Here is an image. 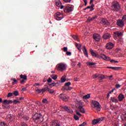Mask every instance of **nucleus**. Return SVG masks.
Here are the masks:
<instances>
[{
  "label": "nucleus",
  "instance_id": "obj_20",
  "mask_svg": "<svg viewBox=\"0 0 126 126\" xmlns=\"http://www.w3.org/2000/svg\"><path fill=\"white\" fill-rule=\"evenodd\" d=\"M97 17H98V16L97 15H95L94 17H93L92 18L89 17V19L87 20V22H91V21H93V20H94V19H95Z\"/></svg>",
  "mask_w": 126,
  "mask_h": 126
},
{
  "label": "nucleus",
  "instance_id": "obj_48",
  "mask_svg": "<svg viewBox=\"0 0 126 126\" xmlns=\"http://www.w3.org/2000/svg\"><path fill=\"white\" fill-rule=\"evenodd\" d=\"M57 83H55V82H52L51 84H49L50 86H55V85H56Z\"/></svg>",
  "mask_w": 126,
  "mask_h": 126
},
{
  "label": "nucleus",
  "instance_id": "obj_57",
  "mask_svg": "<svg viewBox=\"0 0 126 126\" xmlns=\"http://www.w3.org/2000/svg\"><path fill=\"white\" fill-rule=\"evenodd\" d=\"M48 92H49V93H51V94L54 93V91H53V90H51L50 89H49Z\"/></svg>",
  "mask_w": 126,
  "mask_h": 126
},
{
  "label": "nucleus",
  "instance_id": "obj_6",
  "mask_svg": "<svg viewBox=\"0 0 126 126\" xmlns=\"http://www.w3.org/2000/svg\"><path fill=\"white\" fill-rule=\"evenodd\" d=\"M59 97L60 99H61V100H63V101H64L65 102H66V101L68 100V96L65 94H61L59 95Z\"/></svg>",
  "mask_w": 126,
  "mask_h": 126
},
{
  "label": "nucleus",
  "instance_id": "obj_23",
  "mask_svg": "<svg viewBox=\"0 0 126 126\" xmlns=\"http://www.w3.org/2000/svg\"><path fill=\"white\" fill-rule=\"evenodd\" d=\"M111 101H112V102L113 103H118V102H119V100H118V99L116 98V97H111Z\"/></svg>",
  "mask_w": 126,
  "mask_h": 126
},
{
  "label": "nucleus",
  "instance_id": "obj_1",
  "mask_svg": "<svg viewBox=\"0 0 126 126\" xmlns=\"http://www.w3.org/2000/svg\"><path fill=\"white\" fill-rule=\"evenodd\" d=\"M32 120L36 124H41L43 122V117L41 113H35L32 117Z\"/></svg>",
  "mask_w": 126,
  "mask_h": 126
},
{
  "label": "nucleus",
  "instance_id": "obj_42",
  "mask_svg": "<svg viewBox=\"0 0 126 126\" xmlns=\"http://www.w3.org/2000/svg\"><path fill=\"white\" fill-rule=\"evenodd\" d=\"M0 126H7V124L4 122H1L0 124Z\"/></svg>",
  "mask_w": 126,
  "mask_h": 126
},
{
  "label": "nucleus",
  "instance_id": "obj_30",
  "mask_svg": "<svg viewBox=\"0 0 126 126\" xmlns=\"http://www.w3.org/2000/svg\"><path fill=\"white\" fill-rule=\"evenodd\" d=\"M20 78L21 79H25L27 80V76L26 75H20Z\"/></svg>",
  "mask_w": 126,
  "mask_h": 126
},
{
  "label": "nucleus",
  "instance_id": "obj_46",
  "mask_svg": "<svg viewBox=\"0 0 126 126\" xmlns=\"http://www.w3.org/2000/svg\"><path fill=\"white\" fill-rule=\"evenodd\" d=\"M49 87H46L45 88H44L43 89H42V90L44 91V92H46V91H47V90H48V91H49Z\"/></svg>",
  "mask_w": 126,
  "mask_h": 126
},
{
  "label": "nucleus",
  "instance_id": "obj_43",
  "mask_svg": "<svg viewBox=\"0 0 126 126\" xmlns=\"http://www.w3.org/2000/svg\"><path fill=\"white\" fill-rule=\"evenodd\" d=\"M64 85H65V86L70 87V85H71V83H70V82H68L65 83Z\"/></svg>",
  "mask_w": 126,
  "mask_h": 126
},
{
  "label": "nucleus",
  "instance_id": "obj_33",
  "mask_svg": "<svg viewBox=\"0 0 126 126\" xmlns=\"http://www.w3.org/2000/svg\"><path fill=\"white\" fill-rule=\"evenodd\" d=\"M12 93L14 96H18L19 95V93L17 91H14Z\"/></svg>",
  "mask_w": 126,
  "mask_h": 126
},
{
  "label": "nucleus",
  "instance_id": "obj_34",
  "mask_svg": "<svg viewBox=\"0 0 126 126\" xmlns=\"http://www.w3.org/2000/svg\"><path fill=\"white\" fill-rule=\"evenodd\" d=\"M51 77H52V78L53 79H54V80H56V79H57V78H58V76L57 75H55V74H52Z\"/></svg>",
  "mask_w": 126,
  "mask_h": 126
},
{
  "label": "nucleus",
  "instance_id": "obj_27",
  "mask_svg": "<svg viewBox=\"0 0 126 126\" xmlns=\"http://www.w3.org/2000/svg\"><path fill=\"white\" fill-rule=\"evenodd\" d=\"M107 68H111L113 70H119V69H121V67H107Z\"/></svg>",
  "mask_w": 126,
  "mask_h": 126
},
{
  "label": "nucleus",
  "instance_id": "obj_29",
  "mask_svg": "<svg viewBox=\"0 0 126 126\" xmlns=\"http://www.w3.org/2000/svg\"><path fill=\"white\" fill-rule=\"evenodd\" d=\"M36 92H37L38 93L40 94V93H42V94H44V93H45V91L43 90V89H37L36 90Z\"/></svg>",
  "mask_w": 126,
  "mask_h": 126
},
{
  "label": "nucleus",
  "instance_id": "obj_19",
  "mask_svg": "<svg viewBox=\"0 0 126 126\" xmlns=\"http://www.w3.org/2000/svg\"><path fill=\"white\" fill-rule=\"evenodd\" d=\"M71 89H72V88H71L70 87H68L67 86H65V85L62 88L63 91H65V90L68 91V90H71Z\"/></svg>",
  "mask_w": 126,
  "mask_h": 126
},
{
  "label": "nucleus",
  "instance_id": "obj_31",
  "mask_svg": "<svg viewBox=\"0 0 126 126\" xmlns=\"http://www.w3.org/2000/svg\"><path fill=\"white\" fill-rule=\"evenodd\" d=\"M90 94H89L87 95H84V96H83V99H89V98H90Z\"/></svg>",
  "mask_w": 126,
  "mask_h": 126
},
{
  "label": "nucleus",
  "instance_id": "obj_28",
  "mask_svg": "<svg viewBox=\"0 0 126 126\" xmlns=\"http://www.w3.org/2000/svg\"><path fill=\"white\" fill-rule=\"evenodd\" d=\"M65 77H66V76H65V75L63 76L61 78V82L62 83L65 82V80H66Z\"/></svg>",
  "mask_w": 126,
  "mask_h": 126
},
{
  "label": "nucleus",
  "instance_id": "obj_37",
  "mask_svg": "<svg viewBox=\"0 0 126 126\" xmlns=\"http://www.w3.org/2000/svg\"><path fill=\"white\" fill-rule=\"evenodd\" d=\"M91 6H90L91 9V11H93V10H94V6H95V5H94V4H91Z\"/></svg>",
  "mask_w": 126,
  "mask_h": 126
},
{
  "label": "nucleus",
  "instance_id": "obj_41",
  "mask_svg": "<svg viewBox=\"0 0 126 126\" xmlns=\"http://www.w3.org/2000/svg\"><path fill=\"white\" fill-rule=\"evenodd\" d=\"M12 96H13V93H10L8 94V95H7V97H8V98H9L10 97H12Z\"/></svg>",
  "mask_w": 126,
  "mask_h": 126
},
{
  "label": "nucleus",
  "instance_id": "obj_4",
  "mask_svg": "<svg viewBox=\"0 0 126 126\" xmlns=\"http://www.w3.org/2000/svg\"><path fill=\"white\" fill-rule=\"evenodd\" d=\"M92 107H94L95 109H96V110L98 112H99L100 111L101 108H100V103L98 102L97 101L93 100L92 102Z\"/></svg>",
  "mask_w": 126,
  "mask_h": 126
},
{
  "label": "nucleus",
  "instance_id": "obj_61",
  "mask_svg": "<svg viewBox=\"0 0 126 126\" xmlns=\"http://www.w3.org/2000/svg\"><path fill=\"white\" fill-rule=\"evenodd\" d=\"M93 78H97V77H98V76H97L96 74H95L93 76Z\"/></svg>",
  "mask_w": 126,
  "mask_h": 126
},
{
  "label": "nucleus",
  "instance_id": "obj_26",
  "mask_svg": "<svg viewBox=\"0 0 126 126\" xmlns=\"http://www.w3.org/2000/svg\"><path fill=\"white\" fill-rule=\"evenodd\" d=\"M75 46L77 48L78 50L80 51V52H81V47H82V45H81V44H78L77 43H76Z\"/></svg>",
  "mask_w": 126,
  "mask_h": 126
},
{
  "label": "nucleus",
  "instance_id": "obj_39",
  "mask_svg": "<svg viewBox=\"0 0 126 126\" xmlns=\"http://www.w3.org/2000/svg\"><path fill=\"white\" fill-rule=\"evenodd\" d=\"M88 65H95V63L88 62L87 63Z\"/></svg>",
  "mask_w": 126,
  "mask_h": 126
},
{
  "label": "nucleus",
  "instance_id": "obj_2",
  "mask_svg": "<svg viewBox=\"0 0 126 126\" xmlns=\"http://www.w3.org/2000/svg\"><path fill=\"white\" fill-rule=\"evenodd\" d=\"M100 58L102 59L103 60H104V61H110V63H119V61L114 60H111V58L107 56H106L104 54H101L100 55Z\"/></svg>",
  "mask_w": 126,
  "mask_h": 126
},
{
  "label": "nucleus",
  "instance_id": "obj_8",
  "mask_svg": "<svg viewBox=\"0 0 126 126\" xmlns=\"http://www.w3.org/2000/svg\"><path fill=\"white\" fill-rule=\"evenodd\" d=\"M114 47H115V45H114V43L112 42H109L105 45V48L107 50H112Z\"/></svg>",
  "mask_w": 126,
  "mask_h": 126
},
{
  "label": "nucleus",
  "instance_id": "obj_12",
  "mask_svg": "<svg viewBox=\"0 0 126 126\" xmlns=\"http://www.w3.org/2000/svg\"><path fill=\"white\" fill-rule=\"evenodd\" d=\"M61 108L62 109H63L64 111L66 112H67V113H70V114H71L72 113V110L70 109V108L67 107V106H61Z\"/></svg>",
  "mask_w": 126,
  "mask_h": 126
},
{
  "label": "nucleus",
  "instance_id": "obj_14",
  "mask_svg": "<svg viewBox=\"0 0 126 126\" xmlns=\"http://www.w3.org/2000/svg\"><path fill=\"white\" fill-rule=\"evenodd\" d=\"M101 23L104 25V26H108V25H110V23L108 22V20L106 19H102L101 20Z\"/></svg>",
  "mask_w": 126,
  "mask_h": 126
},
{
  "label": "nucleus",
  "instance_id": "obj_5",
  "mask_svg": "<svg viewBox=\"0 0 126 126\" xmlns=\"http://www.w3.org/2000/svg\"><path fill=\"white\" fill-rule=\"evenodd\" d=\"M57 66V69L60 71H63L66 68V65L63 63H60Z\"/></svg>",
  "mask_w": 126,
  "mask_h": 126
},
{
  "label": "nucleus",
  "instance_id": "obj_49",
  "mask_svg": "<svg viewBox=\"0 0 126 126\" xmlns=\"http://www.w3.org/2000/svg\"><path fill=\"white\" fill-rule=\"evenodd\" d=\"M12 80L13 81H14L13 83H12V84H15V83H16V82H17V80L15 79H12Z\"/></svg>",
  "mask_w": 126,
  "mask_h": 126
},
{
  "label": "nucleus",
  "instance_id": "obj_35",
  "mask_svg": "<svg viewBox=\"0 0 126 126\" xmlns=\"http://www.w3.org/2000/svg\"><path fill=\"white\" fill-rule=\"evenodd\" d=\"M3 105H8L9 104L8 100L5 99L3 101Z\"/></svg>",
  "mask_w": 126,
  "mask_h": 126
},
{
  "label": "nucleus",
  "instance_id": "obj_44",
  "mask_svg": "<svg viewBox=\"0 0 126 126\" xmlns=\"http://www.w3.org/2000/svg\"><path fill=\"white\" fill-rule=\"evenodd\" d=\"M3 109H9V105H7V104H4Z\"/></svg>",
  "mask_w": 126,
  "mask_h": 126
},
{
  "label": "nucleus",
  "instance_id": "obj_10",
  "mask_svg": "<svg viewBox=\"0 0 126 126\" xmlns=\"http://www.w3.org/2000/svg\"><path fill=\"white\" fill-rule=\"evenodd\" d=\"M93 38L96 42H99L101 40V36L100 34L94 33L93 35Z\"/></svg>",
  "mask_w": 126,
  "mask_h": 126
},
{
  "label": "nucleus",
  "instance_id": "obj_24",
  "mask_svg": "<svg viewBox=\"0 0 126 126\" xmlns=\"http://www.w3.org/2000/svg\"><path fill=\"white\" fill-rule=\"evenodd\" d=\"M51 126H61V124L57 122V121H54L52 122Z\"/></svg>",
  "mask_w": 126,
  "mask_h": 126
},
{
  "label": "nucleus",
  "instance_id": "obj_22",
  "mask_svg": "<svg viewBox=\"0 0 126 126\" xmlns=\"http://www.w3.org/2000/svg\"><path fill=\"white\" fill-rule=\"evenodd\" d=\"M122 36V32H115L114 33V37H120Z\"/></svg>",
  "mask_w": 126,
  "mask_h": 126
},
{
  "label": "nucleus",
  "instance_id": "obj_36",
  "mask_svg": "<svg viewBox=\"0 0 126 126\" xmlns=\"http://www.w3.org/2000/svg\"><path fill=\"white\" fill-rule=\"evenodd\" d=\"M99 123L98 120H94L93 121V125H96V124H98Z\"/></svg>",
  "mask_w": 126,
  "mask_h": 126
},
{
  "label": "nucleus",
  "instance_id": "obj_17",
  "mask_svg": "<svg viewBox=\"0 0 126 126\" xmlns=\"http://www.w3.org/2000/svg\"><path fill=\"white\" fill-rule=\"evenodd\" d=\"M82 51L85 56H86V57L88 58V51H87V49H86V47H85V46H83Z\"/></svg>",
  "mask_w": 126,
  "mask_h": 126
},
{
  "label": "nucleus",
  "instance_id": "obj_25",
  "mask_svg": "<svg viewBox=\"0 0 126 126\" xmlns=\"http://www.w3.org/2000/svg\"><path fill=\"white\" fill-rule=\"evenodd\" d=\"M55 3L56 5V6H58L59 7H60V6L62 5V2H61L60 0H56L55 1Z\"/></svg>",
  "mask_w": 126,
  "mask_h": 126
},
{
  "label": "nucleus",
  "instance_id": "obj_11",
  "mask_svg": "<svg viewBox=\"0 0 126 126\" xmlns=\"http://www.w3.org/2000/svg\"><path fill=\"white\" fill-rule=\"evenodd\" d=\"M117 25L119 27H124L125 26V23L122 20H118L117 22Z\"/></svg>",
  "mask_w": 126,
  "mask_h": 126
},
{
  "label": "nucleus",
  "instance_id": "obj_45",
  "mask_svg": "<svg viewBox=\"0 0 126 126\" xmlns=\"http://www.w3.org/2000/svg\"><path fill=\"white\" fill-rule=\"evenodd\" d=\"M74 119L76 121H78V120H79V118L78 117V116H77V115H74Z\"/></svg>",
  "mask_w": 126,
  "mask_h": 126
},
{
  "label": "nucleus",
  "instance_id": "obj_56",
  "mask_svg": "<svg viewBox=\"0 0 126 126\" xmlns=\"http://www.w3.org/2000/svg\"><path fill=\"white\" fill-rule=\"evenodd\" d=\"M76 113L78 116H80V117H81V116H82V115L80 114V113H79V112L77 111V110L76 111Z\"/></svg>",
  "mask_w": 126,
  "mask_h": 126
},
{
  "label": "nucleus",
  "instance_id": "obj_63",
  "mask_svg": "<svg viewBox=\"0 0 126 126\" xmlns=\"http://www.w3.org/2000/svg\"><path fill=\"white\" fill-rule=\"evenodd\" d=\"M89 8H90V6H87V7L84 8V10H86V9H89Z\"/></svg>",
  "mask_w": 126,
  "mask_h": 126
},
{
  "label": "nucleus",
  "instance_id": "obj_3",
  "mask_svg": "<svg viewBox=\"0 0 126 126\" xmlns=\"http://www.w3.org/2000/svg\"><path fill=\"white\" fill-rule=\"evenodd\" d=\"M112 7L113 10L115 11H118L121 9V5H120V4L116 1L112 2Z\"/></svg>",
  "mask_w": 126,
  "mask_h": 126
},
{
  "label": "nucleus",
  "instance_id": "obj_21",
  "mask_svg": "<svg viewBox=\"0 0 126 126\" xmlns=\"http://www.w3.org/2000/svg\"><path fill=\"white\" fill-rule=\"evenodd\" d=\"M78 109L81 113H82L83 114H85V109H84V108H83V107H82V106H79Z\"/></svg>",
  "mask_w": 126,
  "mask_h": 126
},
{
  "label": "nucleus",
  "instance_id": "obj_59",
  "mask_svg": "<svg viewBox=\"0 0 126 126\" xmlns=\"http://www.w3.org/2000/svg\"><path fill=\"white\" fill-rule=\"evenodd\" d=\"M86 126V123L85 122H84L83 123L79 125V126Z\"/></svg>",
  "mask_w": 126,
  "mask_h": 126
},
{
  "label": "nucleus",
  "instance_id": "obj_16",
  "mask_svg": "<svg viewBox=\"0 0 126 126\" xmlns=\"http://www.w3.org/2000/svg\"><path fill=\"white\" fill-rule=\"evenodd\" d=\"M7 118L10 122H13V121H14V116H13V115L9 114L7 116Z\"/></svg>",
  "mask_w": 126,
  "mask_h": 126
},
{
  "label": "nucleus",
  "instance_id": "obj_38",
  "mask_svg": "<svg viewBox=\"0 0 126 126\" xmlns=\"http://www.w3.org/2000/svg\"><path fill=\"white\" fill-rule=\"evenodd\" d=\"M42 103L43 104H48V100L46 98L43 99L42 100Z\"/></svg>",
  "mask_w": 126,
  "mask_h": 126
},
{
  "label": "nucleus",
  "instance_id": "obj_51",
  "mask_svg": "<svg viewBox=\"0 0 126 126\" xmlns=\"http://www.w3.org/2000/svg\"><path fill=\"white\" fill-rule=\"evenodd\" d=\"M52 79L51 78L49 77L48 79L47 80V82L48 83H50V82H52Z\"/></svg>",
  "mask_w": 126,
  "mask_h": 126
},
{
  "label": "nucleus",
  "instance_id": "obj_62",
  "mask_svg": "<svg viewBox=\"0 0 126 126\" xmlns=\"http://www.w3.org/2000/svg\"><path fill=\"white\" fill-rule=\"evenodd\" d=\"M39 85H40V84H39V83H35V84H34L33 85V86H35V87H36V86H39Z\"/></svg>",
  "mask_w": 126,
  "mask_h": 126
},
{
  "label": "nucleus",
  "instance_id": "obj_47",
  "mask_svg": "<svg viewBox=\"0 0 126 126\" xmlns=\"http://www.w3.org/2000/svg\"><path fill=\"white\" fill-rule=\"evenodd\" d=\"M25 80H25V79H22V80H20V83L21 84H24V83H25Z\"/></svg>",
  "mask_w": 126,
  "mask_h": 126
},
{
  "label": "nucleus",
  "instance_id": "obj_58",
  "mask_svg": "<svg viewBox=\"0 0 126 126\" xmlns=\"http://www.w3.org/2000/svg\"><path fill=\"white\" fill-rule=\"evenodd\" d=\"M63 50L64 51V52H67V47H64L63 48Z\"/></svg>",
  "mask_w": 126,
  "mask_h": 126
},
{
  "label": "nucleus",
  "instance_id": "obj_40",
  "mask_svg": "<svg viewBox=\"0 0 126 126\" xmlns=\"http://www.w3.org/2000/svg\"><path fill=\"white\" fill-rule=\"evenodd\" d=\"M13 103L14 104H20V101L15 99L13 101Z\"/></svg>",
  "mask_w": 126,
  "mask_h": 126
},
{
  "label": "nucleus",
  "instance_id": "obj_18",
  "mask_svg": "<svg viewBox=\"0 0 126 126\" xmlns=\"http://www.w3.org/2000/svg\"><path fill=\"white\" fill-rule=\"evenodd\" d=\"M118 98L119 101H120V102H122V101H123V100L125 99V95H124L123 94H120L118 95Z\"/></svg>",
  "mask_w": 126,
  "mask_h": 126
},
{
  "label": "nucleus",
  "instance_id": "obj_55",
  "mask_svg": "<svg viewBox=\"0 0 126 126\" xmlns=\"http://www.w3.org/2000/svg\"><path fill=\"white\" fill-rule=\"evenodd\" d=\"M104 119H105V118L104 117H102L98 119V122L100 121V122H102V121H104Z\"/></svg>",
  "mask_w": 126,
  "mask_h": 126
},
{
  "label": "nucleus",
  "instance_id": "obj_54",
  "mask_svg": "<svg viewBox=\"0 0 126 126\" xmlns=\"http://www.w3.org/2000/svg\"><path fill=\"white\" fill-rule=\"evenodd\" d=\"M121 86L120 84H116V88H117V89L120 88Z\"/></svg>",
  "mask_w": 126,
  "mask_h": 126
},
{
  "label": "nucleus",
  "instance_id": "obj_32",
  "mask_svg": "<svg viewBox=\"0 0 126 126\" xmlns=\"http://www.w3.org/2000/svg\"><path fill=\"white\" fill-rule=\"evenodd\" d=\"M97 77L102 80V79H104L105 78V76L104 75H98Z\"/></svg>",
  "mask_w": 126,
  "mask_h": 126
},
{
  "label": "nucleus",
  "instance_id": "obj_53",
  "mask_svg": "<svg viewBox=\"0 0 126 126\" xmlns=\"http://www.w3.org/2000/svg\"><path fill=\"white\" fill-rule=\"evenodd\" d=\"M122 20L124 21H126V15H125L123 17H122Z\"/></svg>",
  "mask_w": 126,
  "mask_h": 126
},
{
  "label": "nucleus",
  "instance_id": "obj_7",
  "mask_svg": "<svg viewBox=\"0 0 126 126\" xmlns=\"http://www.w3.org/2000/svg\"><path fill=\"white\" fill-rule=\"evenodd\" d=\"M63 14L57 12L56 14H55V18L56 19V20H62V18H63Z\"/></svg>",
  "mask_w": 126,
  "mask_h": 126
},
{
  "label": "nucleus",
  "instance_id": "obj_9",
  "mask_svg": "<svg viewBox=\"0 0 126 126\" xmlns=\"http://www.w3.org/2000/svg\"><path fill=\"white\" fill-rule=\"evenodd\" d=\"M72 10H73V8L71 6H66L64 8V12L65 13H68L69 12H71V11H72Z\"/></svg>",
  "mask_w": 126,
  "mask_h": 126
},
{
  "label": "nucleus",
  "instance_id": "obj_15",
  "mask_svg": "<svg viewBox=\"0 0 126 126\" xmlns=\"http://www.w3.org/2000/svg\"><path fill=\"white\" fill-rule=\"evenodd\" d=\"M102 37L105 40L110 39V38H111V34H110L109 33H105L103 34Z\"/></svg>",
  "mask_w": 126,
  "mask_h": 126
},
{
  "label": "nucleus",
  "instance_id": "obj_64",
  "mask_svg": "<svg viewBox=\"0 0 126 126\" xmlns=\"http://www.w3.org/2000/svg\"><path fill=\"white\" fill-rule=\"evenodd\" d=\"M22 91H26V88H23L22 89Z\"/></svg>",
  "mask_w": 126,
  "mask_h": 126
},
{
  "label": "nucleus",
  "instance_id": "obj_52",
  "mask_svg": "<svg viewBox=\"0 0 126 126\" xmlns=\"http://www.w3.org/2000/svg\"><path fill=\"white\" fill-rule=\"evenodd\" d=\"M72 38L75 39V40H77L78 39V37H77L76 35H73Z\"/></svg>",
  "mask_w": 126,
  "mask_h": 126
},
{
  "label": "nucleus",
  "instance_id": "obj_13",
  "mask_svg": "<svg viewBox=\"0 0 126 126\" xmlns=\"http://www.w3.org/2000/svg\"><path fill=\"white\" fill-rule=\"evenodd\" d=\"M90 52L93 58H99V55L94 53V50L90 49Z\"/></svg>",
  "mask_w": 126,
  "mask_h": 126
},
{
  "label": "nucleus",
  "instance_id": "obj_60",
  "mask_svg": "<svg viewBox=\"0 0 126 126\" xmlns=\"http://www.w3.org/2000/svg\"><path fill=\"white\" fill-rule=\"evenodd\" d=\"M64 2H70L71 0H63Z\"/></svg>",
  "mask_w": 126,
  "mask_h": 126
},
{
  "label": "nucleus",
  "instance_id": "obj_50",
  "mask_svg": "<svg viewBox=\"0 0 126 126\" xmlns=\"http://www.w3.org/2000/svg\"><path fill=\"white\" fill-rule=\"evenodd\" d=\"M66 55H67V56H71V52L67 51L66 52Z\"/></svg>",
  "mask_w": 126,
  "mask_h": 126
}]
</instances>
